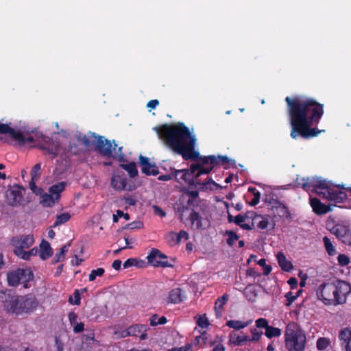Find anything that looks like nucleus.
Here are the masks:
<instances>
[{"label": "nucleus", "instance_id": "obj_10", "mask_svg": "<svg viewBox=\"0 0 351 351\" xmlns=\"http://www.w3.org/2000/svg\"><path fill=\"white\" fill-rule=\"evenodd\" d=\"M147 263L155 267H172L173 265L168 261V257L160 250L152 248L147 256Z\"/></svg>", "mask_w": 351, "mask_h": 351}, {"label": "nucleus", "instance_id": "obj_21", "mask_svg": "<svg viewBox=\"0 0 351 351\" xmlns=\"http://www.w3.org/2000/svg\"><path fill=\"white\" fill-rule=\"evenodd\" d=\"M0 134H8L12 138L19 142L20 144H24L25 143V138L23 133L19 130H15L12 128L8 124L0 123Z\"/></svg>", "mask_w": 351, "mask_h": 351}, {"label": "nucleus", "instance_id": "obj_2", "mask_svg": "<svg viewBox=\"0 0 351 351\" xmlns=\"http://www.w3.org/2000/svg\"><path fill=\"white\" fill-rule=\"evenodd\" d=\"M156 129L165 145L184 160L198 158L199 152L195 150L196 138L183 123L164 124Z\"/></svg>", "mask_w": 351, "mask_h": 351}, {"label": "nucleus", "instance_id": "obj_39", "mask_svg": "<svg viewBox=\"0 0 351 351\" xmlns=\"http://www.w3.org/2000/svg\"><path fill=\"white\" fill-rule=\"evenodd\" d=\"M120 167L128 171V174L131 178H134L138 175V170L136 168V163L130 162L128 164H121Z\"/></svg>", "mask_w": 351, "mask_h": 351}, {"label": "nucleus", "instance_id": "obj_18", "mask_svg": "<svg viewBox=\"0 0 351 351\" xmlns=\"http://www.w3.org/2000/svg\"><path fill=\"white\" fill-rule=\"evenodd\" d=\"M34 243V238L32 234L21 235L14 237L12 239V244L14 250H25L29 248Z\"/></svg>", "mask_w": 351, "mask_h": 351}, {"label": "nucleus", "instance_id": "obj_16", "mask_svg": "<svg viewBox=\"0 0 351 351\" xmlns=\"http://www.w3.org/2000/svg\"><path fill=\"white\" fill-rule=\"evenodd\" d=\"M323 197H326L330 202L335 203H343L348 199L346 193L341 190L339 187L327 189V191L323 193Z\"/></svg>", "mask_w": 351, "mask_h": 351}, {"label": "nucleus", "instance_id": "obj_44", "mask_svg": "<svg viewBox=\"0 0 351 351\" xmlns=\"http://www.w3.org/2000/svg\"><path fill=\"white\" fill-rule=\"evenodd\" d=\"M228 300V294L225 293L221 297H219L217 298V300L215 302V308L217 311V313H218L219 311H221L223 309V306L226 304Z\"/></svg>", "mask_w": 351, "mask_h": 351}, {"label": "nucleus", "instance_id": "obj_55", "mask_svg": "<svg viewBox=\"0 0 351 351\" xmlns=\"http://www.w3.org/2000/svg\"><path fill=\"white\" fill-rule=\"evenodd\" d=\"M197 324L202 328H206L208 326L209 322L205 315H200L197 319Z\"/></svg>", "mask_w": 351, "mask_h": 351}, {"label": "nucleus", "instance_id": "obj_54", "mask_svg": "<svg viewBox=\"0 0 351 351\" xmlns=\"http://www.w3.org/2000/svg\"><path fill=\"white\" fill-rule=\"evenodd\" d=\"M31 178L38 179L41 174V165L36 164L31 170Z\"/></svg>", "mask_w": 351, "mask_h": 351}, {"label": "nucleus", "instance_id": "obj_28", "mask_svg": "<svg viewBox=\"0 0 351 351\" xmlns=\"http://www.w3.org/2000/svg\"><path fill=\"white\" fill-rule=\"evenodd\" d=\"M186 298L184 292L181 289H173L169 293L168 302L178 304L184 301Z\"/></svg>", "mask_w": 351, "mask_h": 351}, {"label": "nucleus", "instance_id": "obj_26", "mask_svg": "<svg viewBox=\"0 0 351 351\" xmlns=\"http://www.w3.org/2000/svg\"><path fill=\"white\" fill-rule=\"evenodd\" d=\"M223 340L224 337L223 335H216L213 338L208 337L206 347L212 348V351H224Z\"/></svg>", "mask_w": 351, "mask_h": 351}, {"label": "nucleus", "instance_id": "obj_34", "mask_svg": "<svg viewBox=\"0 0 351 351\" xmlns=\"http://www.w3.org/2000/svg\"><path fill=\"white\" fill-rule=\"evenodd\" d=\"M48 141H46L47 143L43 144L40 146V149H43L49 155H51L53 158L57 156L58 151H59V145L58 144H49L48 141H51V139L49 138H47Z\"/></svg>", "mask_w": 351, "mask_h": 351}, {"label": "nucleus", "instance_id": "obj_60", "mask_svg": "<svg viewBox=\"0 0 351 351\" xmlns=\"http://www.w3.org/2000/svg\"><path fill=\"white\" fill-rule=\"evenodd\" d=\"M216 159V166L219 165L229 164L230 160L226 156H215Z\"/></svg>", "mask_w": 351, "mask_h": 351}, {"label": "nucleus", "instance_id": "obj_46", "mask_svg": "<svg viewBox=\"0 0 351 351\" xmlns=\"http://www.w3.org/2000/svg\"><path fill=\"white\" fill-rule=\"evenodd\" d=\"M225 234L228 236L226 243L230 247L234 245V241H237L240 238L239 235L232 230H226Z\"/></svg>", "mask_w": 351, "mask_h": 351}, {"label": "nucleus", "instance_id": "obj_32", "mask_svg": "<svg viewBox=\"0 0 351 351\" xmlns=\"http://www.w3.org/2000/svg\"><path fill=\"white\" fill-rule=\"evenodd\" d=\"M276 258L278 260V265L282 271L289 272L293 270V264L291 263V261H288L286 258V256H285V254L282 252H279L277 254Z\"/></svg>", "mask_w": 351, "mask_h": 351}, {"label": "nucleus", "instance_id": "obj_5", "mask_svg": "<svg viewBox=\"0 0 351 351\" xmlns=\"http://www.w3.org/2000/svg\"><path fill=\"white\" fill-rule=\"evenodd\" d=\"M77 139L86 147L95 144L96 149L103 156L110 158L112 156V143L102 136H98L94 132H89L88 136L80 134Z\"/></svg>", "mask_w": 351, "mask_h": 351}, {"label": "nucleus", "instance_id": "obj_53", "mask_svg": "<svg viewBox=\"0 0 351 351\" xmlns=\"http://www.w3.org/2000/svg\"><path fill=\"white\" fill-rule=\"evenodd\" d=\"M301 291H298L296 295H294L291 291H289L285 294V298L287 300L286 306H291L292 303L299 297L300 293Z\"/></svg>", "mask_w": 351, "mask_h": 351}, {"label": "nucleus", "instance_id": "obj_8", "mask_svg": "<svg viewBox=\"0 0 351 351\" xmlns=\"http://www.w3.org/2000/svg\"><path fill=\"white\" fill-rule=\"evenodd\" d=\"M182 192L183 193V197L186 195L189 197V199H187L186 204H182L180 202L178 205L177 210L180 215V218L181 220L183 219V216L186 211L189 210L195 206L197 205L198 202L197 199L199 197V191L197 190H190L186 187H184L182 189Z\"/></svg>", "mask_w": 351, "mask_h": 351}, {"label": "nucleus", "instance_id": "obj_13", "mask_svg": "<svg viewBox=\"0 0 351 351\" xmlns=\"http://www.w3.org/2000/svg\"><path fill=\"white\" fill-rule=\"evenodd\" d=\"M255 326L254 328H258V330L263 331V330H265V335L268 339L278 337L282 334L280 328L270 326L268 320L265 318L257 319L255 321Z\"/></svg>", "mask_w": 351, "mask_h": 351}, {"label": "nucleus", "instance_id": "obj_47", "mask_svg": "<svg viewBox=\"0 0 351 351\" xmlns=\"http://www.w3.org/2000/svg\"><path fill=\"white\" fill-rule=\"evenodd\" d=\"M330 339L326 337H320L317 340L316 346L319 350H324L330 346Z\"/></svg>", "mask_w": 351, "mask_h": 351}, {"label": "nucleus", "instance_id": "obj_31", "mask_svg": "<svg viewBox=\"0 0 351 351\" xmlns=\"http://www.w3.org/2000/svg\"><path fill=\"white\" fill-rule=\"evenodd\" d=\"M53 254L52 248L48 241L43 239L40 244L39 256L45 261L50 258Z\"/></svg>", "mask_w": 351, "mask_h": 351}, {"label": "nucleus", "instance_id": "obj_22", "mask_svg": "<svg viewBox=\"0 0 351 351\" xmlns=\"http://www.w3.org/2000/svg\"><path fill=\"white\" fill-rule=\"evenodd\" d=\"M147 328V326L144 324L132 325L125 331L126 333L125 336L139 337L141 339L144 340L147 337L146 333Z\"/></svg>", "mask_w": 351, "mask_h": 351}, {"label": "nucleus", "instance_id": "obj_45", "mask_svg": "<svg viewBox=\"0 0 351 351\" xmlns=\"http://www.w3.org/2000/svg\"><path fill=\"white\" fill-rule=\"evenodd\" d=\"M150 325L152 326H156L157 325H162L167 323V317L165 316H162L160 317H158V315L154 314L153 315L150 319Z\"/></svg>", "mask_w": 351, "mask_h": 351}, {"label": "nucleus", "instance_id": "obj_52", "mask_svg": "<svg viewBox=\"0 0 351 351\" xmlns=\"http://www.w3.org/2000/svg\"><path fill=\"white\" fill-rule=\"evenodd\" d=\"M257 263L263 267V274L265 276H268L272 269V267L271 265H267L266 260L265 258H261L258 261Z\"/></svg>", "mask_w": 351, "mask_h": 351}, {"label": "nucleus", "instance_id": "obj_57", "mask_svg": "<svg viewBox=\"0 0 351 351\" xmlns=\"http://www.w3.org/2000/svg\"><path fill=\"white\" fill-rule=\"evenodd\" d=\"M337 261L339 264L343 267L347 266L350 262L349 257L343 254H340L338 256Z\"/></svg>", "mask_w": 351, "mask_h": 351}, {"label": "nucleus", "instance_id": "obj_64", "mask_svg": "<svg viewBox=\"0 0 351 351\" xmlns=\"http://www.w3.org/2000/svg\"><path fill=\"white\" fill-rule=\"evenodd\" d=\"M287 282L289 285L291 289H295L298 287V282L297 278H295V277L290 278L288 280Z\"/></svg>", "mask_w": 351, "mask_h": 351}, {"label": "nucleus", "instance_id": "obj_4", "mask_svg": "<svg viewBox=\"0 0 351 351\" xmlns=\"http://www.w3.org/2000/svg\"><path fill=\"white\" fill-rule=\"evenodd\" d=\"M285 341L288 351H304L306 343V334L296 323L290 322L286 326Z\"/></svg>", "mask_w": 351, "mask_h": 351}, {"label": "nucleus", "instance_id": "obj_59", "mask_svg": "<svg viewBox=\"0 0 351 351\" xmlns=\"http://www.w3.org/2000/svg\"><path fill=\"white\" fill-rule=\"evenodd\" d=\"M143 228V223L141 221H136L131 222L125 226L124 228L133 229H141Z\"/></svg>", "mask_w": 351, "mask_h": 351}, {"label": "nucleus", "instance_id": "obj_17", "mask_svg": "<svg viewBox=\"0 0 351 351\" xmlns=\"http://www.w3.org/2000/svg\"><path fill=\"white\" fill-rule=\"evenodd\" d=\"M138 163L141 167V172L145 175L157 176L159 174L158 167L155 163H152L149 158L140 155Z\"/></svg>", "mask_w": 351, "mask_h": 351}, {"label": "nucleus", "instance_id": "obj_1", "mask_svg": "<svg viewBox=\"0 0 351 351\" xmlns=\"http://www.w3.org/2000/svg\"><path fill=\"white\" fill-rule=\"evenodd\" d=\"M285 100L291 125V137L308 139L317 136L321 131L312 126L319 123L324 114V105L314 98L304 95L287 97Z\"/></svg>", "mask_w": 351, "mask_h": 351}, {"label": "nucleus", "instance_id": "obj_56", "mask_svg": "<svg viewBox=\"0 0 351 351\" xmlns=\"http://www.w3.org/2000/svg\"><path fill=\"white\" fill-rule=\"evenodd\" d=\"M14 252L18 257L25 261H28L31 258L30 255L28 254V252L25 251V250H14Z\"/></svg>", "mask_w": 351, "mask_h": 351}, {"label": "nucleus", "instance_id": "obj_14", "mask_svg": "<svg viewBox=\"0 0 351 351\" xmlns=\"http://www.w3.org/2000/svg\"><path fill=\"white\" fill-rule=\"evenodd\" d=\"M336 287L335 294L337 295V304H342L346 301L347 295L351 292L350 285L343 280H337L334 282Z\"/></svg>", "mask_w": 351, "mask_h": 351}, {"label": "nucleus", "instance_id": "obj_43", "mask_svg": "<svg viewBox=\"0 0 351 351\" xmlns=\"http://www.w3.org/2000/svg\"><path fill=\"white\" fill-rule=\"evenodd\" d=\"M208 333L204 331L200 335L197 336L193 341V344L200 347H204L207 345Z\"/></svg>", "mask_w": 351, "mask_h": 351}, {"label": "nucleus", "instance_id": "obj_37", "mask_svg": "<svg viewBox=\"0 0 351 351\" xmlns=\"http://www.w3.org/2000/svg\"><path fill=\"white\" fill-rule=\"evenodd\" d=\"M65 185L66 184L64 182H58L52 185L49 188V192L55 197V199H58L60 197V193L65 189Z\"/></svg>", "mask_w": 351, "mask_h": 351}, {"label": "nucleus", "instance_id": "obj_29", "mask_svg": "<svg viewBox=\"0 0 351 351\" xmlns=\"http://www.w3.org/2000/svg\"><path fill=\"white\" fill-rule=\"evenodd\" d=\"M350 231V229L348 226L341 223L335 224L330 230L331 233L335 234L341 241L346 238V236Z\"/></svg>", "mask_w": 351, "mask_h": 351}, {"label": "nucleus", "instance_id": "obj_49", "mask_svg": "<svg viewBox=\"0 0 351 351\" xmlns=\"http://www.w3.org/2000/svg\"><path fill=\"white\" fill-rule=\"evenodd\" d=\"M117 145L114 143V146L111 147L112 149V156L110 157H113L114 158H117L119 160H122L124 157V154L122 152L123 147H119L117 148Z\"/></svg>", "mask_w": 351, "mask_h": 351}, {"label": "nucleus", "instance_id": "obj_33", "mask_svg": "<svg viewBox=\"0 0 351 351\" xmlns=\"http://www.w3.org/2000/svg\"><path fill=\"white\" fill-rule=\"evenodd\" d=\"M20 284L23 285L24 288H28V282L34 279L32 271L27 269H20Z\"/></svg>", "mask_w": 351, "mask_h": 351}, {"label": "nucleus", "instance_id": "obj_6", "mask_svg": "<svg viewBox=\"0 0 351 351\" xmlns=\"http://www.w3.org/2000/svg\"><path fill=\"white\" fill-rule=\"evenodd\" d=\"M251 335H245L243 332L239 334L235 332H231L230 334V341L236 346H243L247 343L258 342L263 335V331L258 330V328H252L250 329Z\"/></svg>", "mask_w": 351, "mask_h": 351}, {"label": "nucleus", "instance_id": "obj_38", "mask_svg": "<svg viewBox=\"0 0 351 351\" xmlns=\"http://www.w3.org/2000/svg\"><path fill=\"white\" fill-rule=\"evenodd\" d=\"M253 221L257 223V228L260 230H265L269 225V216L256 215Z\"/></svg>", "mask_w": 351, "mask_h": 351}, {"label": "nucleus", "instance_id": "obj_15", "mask_svg": "<svg viewBox=\"0 0 351 351\" xmlns=\"http://www.w3.org/2000/svg\"><path fill=\"white\" fill-rule=\"evenodd\" d=\"M23 191L24 189L18 185L14 186L6 192V202L12 206L20 205L23 199Z\"/></svg>", "mask_w": 351, "mask_h": 351}, {"label": "nucleus", "instance_id": "obj_35", "mask_svg": "<svg viewBox=\"0 0 351 351\" xmlns=\"http://www.w3.org/2000/svg\"><path fill=\"white\" fill-rule=\"evenodd\" d=\"M20 269L10 271L7 275L8 283L10 286L16 287L20 284Z\"/></svg>", "mask_w": 351, "mask_h": 351}, {"label": "nucleus", "instance_id": "obj_40", "mask_svg": "<svg viewBox=\"0 0 351 351\" xmlns=\"http://www.w3.org/2000/svg\"><path fill=\"white\" fill-rule=\"evenodd\" d=\"M250 322H241L239 320H228L226 322V326L235 330H240L247 327Z\"/></svg>", "mask_w": 351, "mask_h": 351}, {"label": "nucleus", "instance_id": "obj_11", "mask_svg": "<svg viewBox=\"0 0 351 351\" xmlns=\"http://www.w3.org/2000/svg\"><path fill=\"white\" fill-rule=\"evenodd\" d=\"M38 306V301L34 295L32 294L19 295L18 315L29 313L36 310Z\"/></svg>", "mask_w": 351, "mask_h": 351}, {"label": "nucleus", "instance_id": "obj_24", "mask_svg": "<svg viewBox=\"0 0 351 351\" xmlns=\"http://www.w3.org/2000/svg\"><path fill=\"white\" fill-rule=\"evenodd\" d=\"M191 160H200L202 163H195L194 165H197L200 166L199 169H203L206 170H208L210 169V171L213 169L216 166V159L215 156L210 155L208 156H198V158L195 159H191Z\"/></svg>", "mask_w": 351, "mask_h": 351}, {"label": "nucleus", "instance_id": "obj_3", "mask_svg": "<svg viewBox=\"0 0 351 351\" xmlns=\"http://www.w3.org/2000/svg\"><path fill=\"white\" fill-rule=\"evenodd\" d=\"M199 168V165L191 164L189 169H174V179L178 183L183 182L187 184L191 189H195L199 186L201 191L213 190V186L216 189L221 188L219 184L208 176L210 169L206 170Z\"/></svg>", "mask_w": 351, "mask_h": 351}, {"label": "nucleus", "instance_id": "obj_61", "mask_svg": "<svg viewBox=\"0 0 351 351\" xmlns=\"http://www.w3.org/2000/svg\"><path fill=\"white\" fill-rule=\"evenodd\" d=\"M174 169H171V173L166 175H161L158 178V180L160 181H169L174 178Z\"/></svg>", "mask_w": 351, "mask_h": 351}, {"label": "nucleus", "instance_id": "obj_23", "mask_svg": "<svg viewBox=\"0 0 351 351\" xmlns=\"http://www.w3.org/2000/svg\"><path fill=\"white\" fill-rule=\"evenodd\" d=\"M339 339L342 351H351V328H345L340 330Z\"/></svg>", "mask_w": 351, "mask_h": 351}, {"label": "nucleus", "instance_id": "obj_42", "mask_svg": "<svg viewBox=\"0 0 351 351\" xmlns=\"http://www.w3.org/2000/svg\"><path fill=\"white\" fill-rule=\"evenodd\" d=\"M57 199L51 193H45L41 197L40 202L45 206H52Z\"/></svg>", "mask_w": 351, "mask_h": 351}, {"label": "nucleus", "instance_id": "obj_12", "mask_svg": "<svg viewBox=\"0 0 351 351\" xmlns=\"http://www.w3.org/2000/svg\"><path fill=\"white\" fill-rule=\"evenodd\" d=\"M19 296L14 293H0V298L3 303L5 311L8 313H15L18 315Z\"/></svg>", "mask_w": 351, "mask_h": 351}, {"label": "nucleus", "instance_id": "obj_58", "mask_svg": "<svg viewBox=\"0 0 351 351\" xmlns=\"http://www.w3.org/2000/svg\"><path fill=\"white\" fill-rule=\"evenodd\" d=\"M132 266L141 267V265H138V260L134 258H128L123 263L124 268H128Z\"/></svg>", "mask_w": 351, "mask_h": 351}, {"label": "nucleus", "instance_id": "obj_36", "mask_svg": "<svg viewBox=\"0 0 351 351\" xmlns=\"http://www.w3.org/2000/svg\"><path fill=\"white\" fill-rule=\"evenodd\" d=\"M70 245V243L65 244L60 249V251L55 254L52 260L53 264L64 260L66 254L68 252Z\"/></svg>", "mask_w": 351, "mask_h": 351}, {"label": "nucleus", "instance_id": "obj_41", "mask_svg": "<svg viewBox=\"0 0 351 351\" xmlns=\"http://www.w3.org/2000/svg\"><path fill=\"white\" fill-rule=\"evenodd\" d=\"M324 245L326 249V252L329 256H334L337 254V250L335 247L333 245L332 241L328 237H324L323 238Z\"/></svg>", "mask_w": 351, "mask_h": 351}, {"label": "nucleus", "instance_id": "obj_30", "mask_svg": "<svg viewBox=\"0 0 351 351\" xmlns=\"http://www.w3.org/2000/svg\"><path fill=\"white\" fill-rule=\"evenodd\" d=\"M191 212L189 214L188 219L189 220L191 226V228L195 230L202 229V217L199 215V213L195 211L193 208L191 209Z\"/></svg>", "mask_w": 351, "mask_h": 351}, {"label": "nucleus", "instance_id": "obj_7", "mask_svg": "<svg viewBox=\"0 0 351 351\" xmlns=\"http://www.w3.org/2000/svg\"><path fill=\"white\" fill-rule=\"evenodd\" d=\"M335 285L333 282L322 284L317 291V295L326 305H337V298L335 294Z\"/></svg>", "mask_w": 351, "mask_h": 351}, {"label": "nucleus", "instance_id": "obj_9", "mask_svg": "<svg viewBox=\"0 0 351 351\" xmlns=\"http://www.w3.org/2000/svg\"><path fill=\"white\" fill-rule=\"evenodd\" d=\"M302 181L303 182L300 184L302 189L306 191L312 190L320 197H323V193L327 191V189L330 188L325 180L319 178H303Z\"/></svg>", "mask_w": 351, "mask_h": 351}, {"label": "nucleus", "instance_id": "obj_63", "mask_svg": "<svg viewBox=\"0 0 351 351\" xmlns=\"http://www.w3.org/2000/svg\"><path fill=\"white\" fill-rule=\"evenodd\" d=\"M74 302H73L71 301L72 298H70L69 299V302L71 303H73L75 305H80V292H79V290L76 289L75 291H74Z\"/></svg>", "mask_w": 351, "mask_h": 351}, {"label": "nucleus", "instance_id": "obj_51", "mask_svg": "<svg viewBox=\"0 0 351 351\" xmlns=\"http://www.w3.org/2000/svg\"><path fill=\"white\" fill-rule=\"evenodd\" d=\"M172 236L176 237V243H178L182 239L188 240L189 234L185 230H180L178 233L172 232Z\"/></svg>", "mask_w": 351, "mask_h": 351}, {"label": "nucleus", "instance_id": "obj_25", "mask_svg": "<svg viewBox=\"0 0 351 351\" xmlns=\"http://www.w3.org/2000/svg\"><path fill=\"white\" fill-rule=\"evenodd\" d=\"M310 204L313 212L318 215L326 214L331 210L330 205H325L317 197H311Z\"/></svg>", "mask_w": 351, "mask_h": 351}, {"label": "nucleus", "instance_id": "obj_20", "mask_svg": "<svg viewBox=\"0 0 351 351\" xmlns=\"http://www.w3.org/2000/svg\"><path fill=\"white\" fill-rule=\"evenodd\" d=\"M269 204L271 206V209L276 215H278L280 217L286 219L291 217V213L288 208L278 199L271 198L269 199Z\"/></svg>", "mask_w": 351, "mask_h": 351}, {"label": "nucleus", "instance_id": "obj_62", "mask_svg": "<svg viewBox=\"0 0 351 351\" xmlns=\"http://www.w3.org/2000/svg\"><path fill=\"white\" fill-rule=\"evenodd\" d=\"M154 214L160 217H165L166 216V213L165 210H163L160 206H153Z\"/></svg>", "mask_w": 351, "mask_h": 351}, {"label": "nucleus", "instance_id": "obj_19", "mask_svg": "<svg viewBox=\"0 0 351 351\" xmlns=\"http://www.w3.org/2000/svg\"><path fill=\"white\" fill-rule=\"evenodd\" d=\"M110 184L116 191H123L126 189L128 178L123 171H117L111 178Z\"/></svg>", "mask_w": 351, "mask_h": 351}, {"label": "nucleus", "instance_id": "obj_48", "mask_svg": "<svg viewBox=\"0 0 351 351\" xmlns=\"http://www.w3.org/2000/svg\"><path fill=\"white\" fill-rule=\"evenodd\" d=\"M71 218V215L68 213H64L57 216L53 226H57L67 222Z\"/></svg>", "mask_w": 351, "mask_h": 351}, {"label": "nucleus", "instance_id": "obj_27", "mask_svg": "<svg viewBox=\"0 0 351 351\" xmlns=\"http://www.w3.org/2000/svg\"><path fill=\"white\" fill-rule=\"evenodd\" d=\"M246 217V215H243L241 214L234 217L229 212H228V221L229 223H234L243 230H250L252 229V227L250 224L244 223Z\"/></svg>", "mask_w": 351, "mask_h": 351}, {"label": "nucleus", "instance_id": "obj_50", "mask_svg": "<svg viewBox=\"0 0 351 351\" xmlns=\"http://www.w3.org/2000/svg\"><path fill=\"white\" fill-rule=\"evenodd\" d=\"M105 273V269L104 268L99 267L96 269H93L88 276L89 281H94L97 276L101 277Z\"/></svg>", "mask_w": 351, "mask_h": 351}]
</instances>
